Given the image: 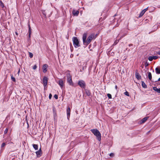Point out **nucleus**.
I'll use <instances>...</instances> for the list:
<instances>
[{"mask_svg":"<svg viewBox=\"0 0 160 160\" xmlns=\"http://www.w3.org/2000/svg\"><path fill=\"white\" fill-rule=\"evenodd\" d=\"M87 37V34L86 33H84L83 34L82 36V41L84 45L86 47L91 42L94 37V35L93 34L90 35L87 40H86Z\"/></svg>","mask_w":160,"mask_h":160,"instance_id":"1","label":"nucleus"},{"mask_svg":"<svg viewBox=\"0 0 160 160\" xmlns=\"http://www.w3.org/2000/svg\"><path fill=\"white\" fill-rule=\"evenodd\" d=\"M92 132L95 136L97 138L98 141H100L101 140V134L99 131L97 129H91V130Z\"/></svg>","mask_w":160,"mask_h":160,"instance_id":"2","label":"nucleus"},{"mask_svg":"<svg viewBox=\"0 0 160 160\" xmlns=\"http://www.w3.org/2000/svg\"><path fill=\"white\" fill-rule=\"evenodd\" d=\"M72 41L73 45L75 48L78 47L80 46L79 44V40L77 37H73L72 38Z\"/></svg>","mask_w":160,"mask_h":160,"instance_id":"3","label":"nucleus"},{"mask_svg":"<svg viewBox=\"0 0 160 160\" xmlns=\"http://www.w3.org/2000/svg\"><path fill=\"white\" fill-rule=\"evenodd\" d=\"M67 81L70 85L73 86V84L72 79V76H71L70 73L67 74Z\"/></svg>","mask_w":160,"mask_h":160,"instance_id":"4","label":"nucleus"},{"mask_svg":"<svg viewBox=\"0 0 160 160\" xmlns=\"http://www.w3.org/2000/svg\"><path fill=\"white\" fill-rule=\"evenodd\" d=\"M78 84L81 88H84L86 86L85 82L82 80L78 81Z\"/></svg>","mask_w":160,"mask_h":160,"instance_id":"5","label":"nucleus"},{"mask_svg":"<svg viewBox=\"0 0 160 160\" xmlns=\"http://www.w3.org/2000/svg\"><path fill=\"white\" fill-rule=\"evenodd\" d=\"M48 80V78L47 77L45 76L44 77L42 81V83L43 84L44 88L47 85Z\"/></svg>","mask_w":160,"mask_h":160,"instance_id":"6","label":"nucleus"},{"mask_svg":"<svg viewBox=\"0 0 160 160\" xmlns=\"http://www.w3.org/2000/svg\"><path fill=\"white\" fill-rule=\"evenodd\" d=\"M67 118L68 119H69L70 115V109L69 107L67 108Z\"/></svg>","mask_w":160,"mask_h":160,"instance_id":"7","label":"nucleus"},{"mask_svg":"<svg viewBox=\"0 0 160 160\" xmlns=\"http://www.w3.org/2000/svg\"><path fill=\"white\" fill-rule=\"evenodd\" d=\"M148 10V8H147L143 10H142L139 14V17L140 18L142 17L143 15L144 14L145 12Z\"/></svg>","mask_w":160,"mask_h":160,"instance_id":"8","label":"nucleus"},{"mask_svg":"<svg viewBox=\"0 0 160 160\" xmlns=\"http://www.w3.org/2000/svg\"><path fill=\"white\" fill-rule=\"evenodd\" d=\"M58 84L61 88L63 87L64 84L63 82L62 79H60L59 80Z\"/></svg>","mask_w":160,"mask_h":160,"instance_id":"9","label":"nucleus"},{"mask_svg":"<svg viewBox=\"0 0 160 160\" xmlns=\"http://www.w3.org/2000/svg\"><path fill=\"white\" fill-rule=\"evenodd\" d=\"M36 153L37 154V156L38 157H40L42 154V151L41 148H40L39 150L37 151Z\"/></svg>","mask_w":160,"mask_h":160,"instance_id":"10","label":"nucleus"},{"mask_svg":"<svg viewBox=\"0 0 160 160\" xmlns=\"http://www.w3.org/2000/svg\"><path fill=\"white\" fill-rule=\"evenodd\" d=\"M28 33H29V35H28V38H30L31 37V34L32 33V31H31V28L30 24L28 23Z\"/></svg>","mask_w":160,"mask_h":160,"instance_id":"11","label":"nucleus"},{"mask_svg":"<svg viewBox=\"0 0 160 160\" xmlns=\"http://www.w3.org/2000/svg\"><path fill=\"white\" fill-rule=\"evenodd\" d=\"M73 15L74 16H78L79 14V12L78 10H73L72 11Z\"/></svg>","mask_w":160,"mask_h":160,"instance_id":"12","label":"nucleus"},{"mask_svg":"<svg viewBox=\"0 0 160 160\" xmlns=\"http://www.w3.org/2000/svg\"><path fill=\"white\" fill-rule=\"evenodd\" d=\"M52 110L53 116L54 117H55L57 116V112L56 109V108L54 106H53L52 107Z\"/></svg>","mask_w":160,"mask_h":160,"instance_id":"13","label":"nucleus"},{"mask_svg":"<svg viewBox=\"0 0 160 160\" xmlns=\"http://www.w3.org/2000/svg\"><path fill=\"white\" fill-rule=\"evenodd\" d=\"M135 75L136 78L138 80H139L141 79V76L139 74V73L137 71L135 72Z\"/></svg>","mask_w":160,"mask_h":160,"instance_id":"14","label":"nucleus"},{"mask_svg":"<svg viewBox=\"0 0 160 160\" xmlns=\"http://www.w3.org/2000/svg\"><path fill=\"white\" fill-rule=\"evenodd\" d=\"M47 66H48L46 64H44L43 66L42 69L43 70V72H47Z\"/></svg>","mask_w":160,"mask_h":160,"instance_id":"15","label":"nucleus"},{"mask_svg":"<svg viewBox=\"0 0 160 160\" xmlns=\"http://www.w3.org/2000/svg\"><path fill=\"white\" fill-rule=\"evenodd\" d=\"M85 92L86 94L88 96H89L91 94L90 91L88 90H86Z\"/></svg>","mask_w":160,"mask_h":160,"instance_id":"16","label":"nucleus"},{"mask_svg":"<svg viewBox=\"0 0 160 160\" xmlns=\"http://www.w3.org/2000/svg\"><path fill=\"white\" fill-rule=\"evenodd\" d=\"M148 77L149 78V79L151 80L152 78V74L150 72H148Z\"/></svg>","mask_w":160,"mask_h":160,"instance_id":"17","label":"nucleus"},{"mask_svg":"<svg viewBox=\"0 0 160 160\" xmlns=\"http://www.w3.org/2000/svg\"><path fill=\"white\" fill-rule=\"evenodd\" d=\"M142 85L143 88H147V85L145 84L143 81L142 82Z\"/></svg>","mask_w":160,"mask_h":160,"instance_id":"18","label":"nucleus"},{"mask_svg":"<svg viewBox=\"0 0 160 160\" xmlns=\"http://www.w3.org/2000/svg\"><path fill=\"white\" fill-rule=\"evenodd\" d=\"M153 89L154 90L157 92L158 93H159V88H158L156 87H153Z\"/></svg>","mask_w":160,"mask_h":160,"instance_id":"19","label":"nucleus"},{"mask_svg":"<svg viewBox=\"0 0 160 160\" xmlns=\"http://www.w3.org/2000/svg\"><path fill=\"white\" fill-rule=\"evenodd\" d=\"M155 71L157 74H160V69H159L158 68H157L155 69Z\"/></svg>","mask_w":160,"mask_h":160,"instance_id":"20","label":"nucleus"},{"mask_svg":"<svg viewBox=\"0 0 160 160\" xmlns=\"http://www.w3.org/2000/svg\"><path fill=\"white\" fill-rule=\"evenodd\" d=\"M148 118V117H145L143 118L142 120V123H144Z\"/></svg>","mask_w":160,"mask_h":160,"instance_id":"21","label":"nucleus"},{"mask_svg":"<svg viewBox=\"0 0 160 160\" xmlns=\"http://www.w3.org/2000/svg\"><path fill=\"white\" fill-rule=\"evenodd\" d=\"M33 147L36 150H38V146L37 144H33Z\"/></svg>","mask_w":160,"mask_h":160,"instance_id":"22","label":"nucleus"},{"mask_svg":"<svg viewBox=\"0 0 160 160\" xmlns=\"http://www.w3.org/2000/svg\"><path fill=\"white\" fill-rule=\"evenodd\" d=\"M29 56L30 58H32L33 56V54L30 52H29Z\"/></svg>","mask_w":160,"mask_h":160,"instance_id":"23","label":"nucleus"},{"mask_svg":"<svg viewBox=\"0 0 160 160\" xmlns=\"http://www.w3.org/2000/svg\"><path fill=\"white\" fill-rule=\"evenodd\" d=\"M148 59L150 61H152L153 60L152 56L149 57L148 58Z\"/></svg>","mask_w":160,"mask_h":160,"instance_id":"24","label":"nucleus"},{"mask_svg":"<svg viewBox=\"0 0 160 160\" xmlns=\"http://www.w3.org/2000/svg\"><path fill=\"white\" fill-rule=\"evenodd\" d=\"M107 96L109 98V99L112 98V95L111 94H110L109 93H108L107 94Z\"/></svg>","mask_w":160,"mask_h":160,"instance_id":"25","label":"nucleus"},{"mask_svg":"<svg viewBox=\"0 0 160 160\" xmlns=\"http://www.w3.org/2000/svg\"><path fill=\"white\" fill-rule=\"evenodd\" d=\"M11 79L14 82H16V79H15V78L13 77L12 75L11 77Z\"/></svg>","mask_w":160,"mask_h":160,"instance_id":"26","label":"nucleus"},{"mask_svg":"<svg viewBox=\"0 0 160 160\" xmlns=\"http://www.w3.org/2000/svg\"><path fill=\"white\" fill-rule=\"evenodd\" d=\"M124 94L125 95H126L128 96H129V93L128 92L126 91V92H125L124 93Z\"/></svg>","mask_w":160,"mask_h":160,"instance_id":"27","label":"nucleus"},{"mask_svg":"<svg viewBox=\"0 0 160 160\" xmlns=\"http://www.w3.org/2000/svg\"><path fill=\"white\" fill-rule=\"evenodd\" d=\"M152 58L153 59L155 60L157 59L158 58V57L156 56H152Z\"/></svg>","mask_w":160,"mask_h":160,"instance_id":"28","label":"nucleus"},{"mask_svg":"<svg viewBox=\"0 0 160 160\" xmlns=\"http://www.w3.org/2000/svg\"><path fill=\"white\" fill-rule=\"evenodd\" d=\"M8 129L7 128H6L5 129V131L4 132V134H6L7 133L8 131Z\"/></svg>","mask_w":160,"mask_h":160,"instance_id":"29","label":"nucleus"},{"mask_svg":"<svg viewBox=\"0 0 160 160\" xmlns=\"http://www.w3.org/2000/svg\"><path fill=\"white\" fill-rule=\"evenodd\" d=\"M54 98L56 99H58V96L57 94H55L54 95Z\"/></svg>","mask_w":160,"mask_h":160,"instance_id":"30","label":"nucleus"},{"mask_svg":"<svg viewBox=\"0 0 160 160\" xmlns=\"http://www.w3.org/2000/svg\"><path fill=\"white\" fill-rule=\"evenodd\" d=\"M37 68V66L36 65H35L33 66V69L35 70Z\"/></svg>","mask_w":160,"mask_h":160,"instance_id":"31","label":"nucleus"},{"mask_svg":"<svg viewBox=\"0 0 160 160\" xmlns=\"http://www.w3.org/2000/svg\"><path fill=\"white\" fill-rule=\"evenodd\" d=\"M52 95L50 93L49 94V99H51L52 98Z\"/></svg>","mask_w":160,"mask_h":160,"instance_id":"32","label":"nucleus"},{"mask_svg":"<svg viewBox=\"0 0 160 160\" xmlns=\"http://www.w3.org/2000/svg\"><path fill=\"white\" fill-rule=\"evenodd\" d=\"M6 144L5 143H3L1 145V147H3L5 146Z\"/></svg>","mask_w":160,"mask_h":160,"instance_id":"33","label":"nucleus"},{"mask_svg":"<svg viewBox=\"0 0 160 160\" xmlns=\"http://www.w3.org/2000/svg\"><path fill=\"white\" fill-rule=\"evenodd\" d=\"M118 42L117 41H115L113 43V45H116Z\"/></svg>","mask_w":160,"mask_h":160,"instance_id":"34","label":"nucleus"},{"mask_svg":"<svg viewBox=\"0 0 160 160\" xmlns=\"http://www.w3.org/2000/svg\"><path fill=\"white\" fill-rule=\"evenodd\" d=\"M109 156H110V157H113V156H114V154L113 153H111L110 155H109Z\"/></svg>","mask_w":160,"mask_h":160,"instance_id":"35","label":"nucleus"},{"mask_svg":"<svg viewBox=\"0 0 160 160\" xmlns=\"http://www.w3.org/2000/svg\"><path fill=\"white\" fill-rule=\"evenodd\" d=\"M160 81V78H158V80L157 81H155V82H156L158 81Z\"/></svg>","mask_w":160,"mask_h":160,"instance_id":"36","label":"nucleus"},{"mask_svg":"<svg viewBox=\"0 0 160 160\" xmlns=\"http://www.w3.org/2000/svg\"><path fill=\"white\" fill-rule=\"evenodd\" d=\"M132 45H133L132 44H130L129 45V47H131V46H132Z\"/></svg>","mask_w":160,"mask_h":160,"instance_id":"37","label":"nucleus"},{"mask_svg":"<svg viewBox=\"0 0 160 160\" xmlns=\"http://www.w3.org/2000/svg\"><path fill=\"white\" fill-rule=\"evenodd\" d=\"M20 72V69H19L18 71V75L19 74Z\"/></svg>","mask_w":160,"mask_h":160,"instance_id":"38","label":"nucleus"},{"mask_svg":"<svg viewBox=\"0 0 160 160\" xmlns=\"http://www.w3.org/2000/svg\"><path fill=\"white\" fill-rule=\"evenodd\" d=\"M28 41H29L30 40V38L29 39V38H28Z\"/></svg>","mask_w":160,"mask_h":160,"instance_id":"39","label":"nucleus"},{"mask_svg":"<svg viewBox=\"0 0 160 160\" xmlns=\"http://www.w3.org/2000/svg\"><path fill=\"white\" fill-rule=\"evenodd\" d=\"M117 88H118L117 86V85H116L115 86V89H117Z\"/></svg>","mask_w":160,"mask_h":160,"instance_id":"40","label":"nucleus"},{"mask_svg":"<svg viewBox=\"0 0 160 160\" xmlns=\"http://www.w3.org/2000/svg\"><path fill=\"white\" fill-rule=\"evenodd\" d=\"M158 54L160 55V52H158Z\"/></svg>","mask_w":160,"mask_h":160,"instance_id":"41","label":"nucleus"},{"mask_svg":"<svg viewBox=\"0 0 160 160\" xmlns=\"http://www.w3.org/2000/svg\"><path fill=\"white\" fill-rule=\"evenodd\" d=\"M148 64H146V66H148Z\"/></svg>","mask_w":160,"mask_h":160,"instance_id":"42","label":"nucleus"},{"mask_svg":"<svg viewBox=\"0 0 160 160\" xmlns=\"http://www.w3.org/2000/svg\"><path fill=\"white\" fill-rule=\"evenodd\" d=\"M15 33H16V34L17 35H18V33H17V32H15Z\"/></svg>","mask_w":160,"mask_h":160,"instance_id":"43","label":"nucleus"},{"mask_svg":"<svg viewBox=\"0 0 160 160\" xmlns=\"http://www.w3.org/2000/svg\"><path fill=\"white\" fill-rule=\"evenodd\" d=\"M159 93H160V88H159Z\"/></svg>","mask_w":160,"mask_h":160,"instance_id":"44","label":"nucleus"}]
</instances>
